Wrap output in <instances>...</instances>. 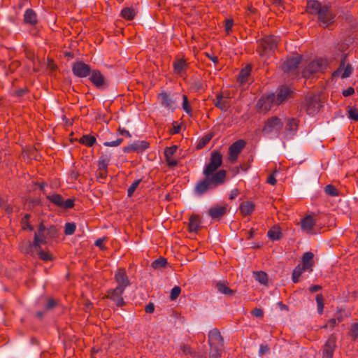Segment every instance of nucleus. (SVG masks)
<instances>
[{
    "mask_svg": "<svg viewBox=\"0 0 358 358\" xmlns=\"http://www.w3.org/2000/svg\"><path fill=\"white\" fill-rule=\"evenodd\" d=\"M122 142V139L120 138H117L115 141L105 142L103 145L108 147H115L120 145Z\"/></svg>",
    "mask_w": 358,
    "mask_h": 358,
    "instance_id": "obj_53",
    "label": "nucleus"
},
{
    "mask_svg": "<svg viewBox=\"0 0 358 358\" xmlns=\"http://www.w3.org/2000/svg\"><path fill=\"white\" fill-rule=\"evenodd\" d=\"M299 128V121L293 117L286 119L283 138L286 140L292 138L296 134Z\"/></svg>",
    "mask_w": 358,
    "mask_h": 358,
    "instance_id": "obj_9",
    "label": "nucleus"
},
{
    "mask_svg": "<svg viewBox=\"0 0 358 358\" xmlns=\"http://www.w3.org/2000/svg\"><path fill=\"white\" fill-rule=\"evenodd\" d=\"M307 12L317 15L318 21L324 27H329L334 22L335 15L329 4H323L317 0H309L307 3Z\"/></svg>",
    "mask_w": 358,
    "mask_h": 358,
    "instance_id": "obj_1",
    "label": "nucleus"
},
{
    "mask_svg": "<svg viewBox=\"0 0 358 358\" xmlns=\"http://www.w3.org/2000/svg\"><path fill=\"white\" fill-rule=\"evenodd\" d=\"M210 138H211L210 136H205V137H203L202 138V140L198 144L197 147L199 148H201L203 146L206 145L210 141Z\"/></svg>",
    "mask_w": 358,
    "mask_h": 358,
    "instance_id": "obj_57",
    "label": "nucleus"
},
{
    "mask_svg": "<svg viewBox=\"0 0 358 358\" xmlns=\"http://www.w3.org/2000/svg\"><path fill=\"white\" fill-rule=\"evenodd\" d=\"M80 143L91 147L96 143V138L90 135H83L80 139Z\"/></svg>",
    "mask_w": 358,
    "mask_h": 358,
    "instance_id": "obj_39",
    "label": "nucleus"
},
{
    "mask_svg": "<svg viewBox=\"0 0 358 358\" xmlns=\"http://www.w3.org/2000/svg\"><path fill=\"white\" fill-rule=\"evenodd\" d=\"M76 231V224L71 222H67L64 227V234L67 236L72 235Z\"/></svg>",
    "mask_w": 358,
    "mask_h": 358,
    "instance_id": "obj_46",
    "label": "nucleus"
},
{
    "mask_svg": "<svg viewBox=\"0 0 358 358\" xmlns=\"http://www.w3.org/2000/svg\"><path fill=\"white\" fill-rule=\"evenodd\" d=\"M342 70H343V72L341 74V78H347L351 75L352 71V67L351 64H348L347 66L345 67H344V61H343L341 62L338 69L333 73V76H335L339 72H341Z\"/></svg>",
    "mask_w": 358,
    "mask_h": 358,
    "instance_id": "obj_32",
    "label": "nucleus"
},
{
    "mask_svg": "<svg viewBox=\"0 0 358 358\" xmlns=\"http://www.w3.org/2000/svg\"><path fill=\"white\" fill-rule=\"evenodd\" d=\"M278 38L274 36H268L263 38L259 44L257 51L262 57L266 56L274 50L278 45Z\"/></svg>",
    "mask_w": 358,
    "mask_h": 358,
    "instance_id": "obj_6",
    "label": "nucleus"
},
{
    "mask_svg": "<svg viewBox=\"0 0 358 358\" xmlns=\"http://www.w3.org/2000/svg\"><path fill=\"white\" fill-rule=\"evenodd\" d=\"M322 106L319 98L314 96L306 99L303 108L306 111L309 115H314L320 110Z\"/></svg>",
    "mask_w": 358,
    "mask_h": 358,
    "instance_id": "obj_8",
    "label": "nucleus"
},
{
    "mask_svg": "<svg viewBox=\"0 0 358 358\" xmlns=\"http://www.w3.org/2000/svg\"><path fill=\"white\" fill-rule=\"evenodd\" d=\"M227 213V206H214L208 210V215L213 220H220Z\"/></svg>",
    "mask_w": 358,
    "mask_h": 358,
    "instance_id": "obj_21",
    "label": "nucleus"
},
{
    "mask_svg": "<svg viewBox=\"0 0 358 358\" xmlns=\"http://www.w3.org/2000/svg\"><path fill=\"white\" fill-rule=\"evenodd\" d=\"M255 279L262 285H266L268 282L267 274L264 271H256L253 273Z\"/></svg>",
    "mask_w": 358,
    "mask_h": 358,
    "instance_id": "obj_37",
    "label": "nucleus"
},
{
    "mask_svg": "<svg viewBox=\"0 0 358 358\" xmlns=\"http://www.w3.org/2000/svg\"><path fill=\"white\" fill-rule=\"evenodd\" d=\"M208 341L210 346V357L218 358L221 357L224 347V341L217 329L215 328L209 331Z\"/></svg>",
    "mask_w": 358,
    "mask_h": 358,
    "instance_id": "obj_5",
    "label": "nucleus"
},
{
    "mask_svg": "<svg viewBox=\"0 0 358 358\" xmlns=\"http://www.w3.org/2000/svg\"><path fill=\"white\" fill-rule=\"evenodd\" d=\"M136 15V12L132 8H124L121 11V16L127 20H133Z\"/></svg>",
    "mask_w": 358,
    "mask_h": 358,
    "instance_id": "obj_34",
    "label": "nucleus"
},
{
    "mask_svg": "<svg viewBox=\"0 0 358 358\" xmlns=\"http://www.w3.org/2000/svg\"><path fill=\"white\" fill-rule=\"evenodd\" d=\"M233 24H234L233 20H231V19L227 20L226 23H225V30L228 34L231 31Z\"/></svg>",
    "mask_w": 358,
    "mask_h": 358,
    "instance_id": "obj_58",
    "label": "nucleus"
},
{
    "mask_svg": "<svg viewBox=\"0 0 358 358\" xmlns=\"http://www.w3.org/2000/svg\"><path fill=\"white\" fill-rule=\"evenodd\" d=\"M108 176V171H98L96 178L99 182L103 183Z\"/></svg>",
    "mask_w": 358,
    "mask_h": 358,
    "instance_id": "obj_51",
    "label": "nucleus"
},
{
    "mask_svg": "<svg viewBox=\"0 0 358 358\" xmlns=\"http://www.w3.org/2000/svg\"><path fill=\"white\" fill-rule=\"evenodd\" d=\"M349 335L354 341L358 338V323H353L351 325Z\"/></svg>",
    "mask_w": 358,
    "mask_h": 358,
    "instance_id": "obj_47",
    "label": "nucleus"
},
{
    "mask_svg": "<svg viewBox=\"0 0 358 358\" xmlns=\"http://www.w3.org/2000/svg\"><path fill=\"white\" fill-rule=\"evenodd\" d=\"M313 257L314 255L311 252H306L302 257V266L308 268V271H312L313 266Z\"/></svg>",
    "mask_w": 358,
    "mask_h": 358,
    "instance_id": "obj_30",
    "label": "nucleus"
},
{
    "mask_svg": "<svg viewBox=\"0 0 358 358\" xmlns=\"http://www.w3.org/2000/svg\"><path fill=\"white\" fill-rule=\"evenodd\" d=\"M336 336L331 335L324 344L322 358H333L334 352L336 349Z\"/></svg>",
    "mask_w": 358,
    "mask_h": 358,
    "instance_id": "obj_19",
    "label": "nucleus"
},
{
    "mask_svg": "<svg viewBox=\"0 0 358 358\" xmlns=\"http://www.w3.org/2000/svg\"><path fill=\"white\" fill-rule=\"evenodd\" d=\"M193 88L196 91H199L203 89V85L201 81H195L193 83Z\"/></svg>",
    "mask_w": 358,
    "mask_h": 358,
    "instance_id": "obj_61",
    "label": "nucleus"
},
{
    "mask_svg": "<svg viewBox=\"0 0 358 358\" xmlns=\"http://www.w3.org/2000/svg\"><path fill=\"white\" fill-rule=\"evenodd\" d=\"M124 292V289L116 287L115 288L110 289L108 291L107 298L112 300L117 306H123L125 304V302L124 301V299L122 296Z\"/></svg>",
    "mask_w": 358,
    "mask_h": 358,
    "instance_id": "obj_16",
    "label": "nucleus"
},
{
    "mask_svg": "<svg viewBox=\"0 0 358 358\" xmlns=\"http://www.w3.org/2000/svg\"><path fill=\"white\" fill-rule=\"evenodd\" d=\"M239 194V191L238 189H233L229 194V199H234Z\"/></svg>",
    "mask_w": 358,
    "mask_h": 358,
    "instance_id": "obj_64",
    "label": "nucleus"
},
{
    "mask_svg": "<svg viewBox=\"0 0 358 358\" xmlns=\"http://www.w3.org/2000/svg\"><path fill=\"white\" fill-rule=\"evenodd\" d=\"M315 224V222L310 215H308L302 219L301 223V229L307 233H310L312 231Z\"/></svg>",
    "mask_w": 358,
    "mask_h": 358,
    "instance_id": "obj_28",
    "label": "nucleus"
},
{
    "mask_svg": "<svg viewBox=\"0 0 358 358\" xmlns=\"http://www.w3.org/2000/svg\"><path fill=\"white\" fill-rule=\"evenodd\" d=\"M91 71L90 66L83 62H75L72 66L73 74L78 78H86L89 76Z\"/></svg>",
    "mask_w": 358,
    "mask_h": 358,
    "instance_id": "obj_15",
    "label": "nucleus"
},
{
    "mask_svg": "<svg viewBox=\"0 0 358 358\" xmlns=\"http://www.w3.org/2000/svg\"><path fill=\"white\" fill-rule=\"evenodd\" d=\"M182 109L190 116L192 115V110L189 104L187 96L185 94L182 96Z\"/></svg>",
    "mask_w": 358,
    "mask_h": 358,
    "instance_id": "obj_45",
    "label": "nucleus"
},
{
    "mask_svg": "<svg viewBox=\"0 0 358 358\" xmlns=\"http://www.w3.org/2000/svg\"><path fill=\"white\" fill-rule=\"evenodd\" d=\"M355 93V90L352 87H349L348 89L343 91V95L344 96H349Z\"/></svg>",
    "mask_w": 358,
    "mask_h": 358,
    "instance_id": "obj_60",
    "label": "nucleus"
},
{
    "mask_svg": "<svg viewBox=\"0 0 358 358\" xmlns=\"http://www.w3.org/2000/svg\"><path fill=\"white\" fill-rule=\"evenodd\" d=\"M167 261L165 258L159 257L152 262V266L155 269H158L165 267Z\"/></svg>",
    "mask_w": 358,
    "mask_h": 358,
    "instance_id": "obj_41",
    "label": "nucleus"
},
{
    "mask_svg": "<svg viewBox=\"0 0 358 358\" xmlns=\"http://www.w3.org/2000/svg\"><path fill=\"white\" fill-rule=\"evenodd\" d=\"M305 271H308V268L301 264H299L294 268L292 273L300 277Z\"/></svg>",
    "mask_w": 358,
    "mask_h": 358,
    "instance_id": "obj_52",
    "label": "nucleus"
},
{
    "mask_svg": "<svg viewBox=\"0 0 358 358\" xmlns=\"http://www.w3.org/2000/svg\"><path fill=\"white\" fill-rule=\"evenodd\" d=\"M159 99L162 105L166 108H174L175 101L166 92H162L159 94Z\"/></svg>",
    "mask_w": 358,
    "mask_h": 358,
    "instance_id": "obj_26",
    "label": "nucleus"
},
{
    "mask_svg": "<svg viewBox=\"0 0 358 358\" xmlns=\"http://www.w3.org/2000/svg\"><path fill=\"white\" fill-rule=\"evenodd\" d=\"M199 216L193 215L189 218V230L190 232H197L201 227Z\"/></svg>",
    "mask_w": 358,
    "mask_h": 358,
    "instance_id": "obj_31",
    "label": "nucleus"
},
{
    "mask_svg": "<svg viewBox=\"0 0 358 358\" xmlns=\"http://www.w3.org/2000/svg\"><path fill=\"white\" fill-rule=\"evenodd\" d=\"M226 175L227 172L224 170L218 171L214 176L204 175V179L196 182L194 192L198 195H202L208 190L217 187L224 182Z\"/></svg>",
    "mask_w": 358,
    "mask_h": 358,
    "instance_id": "obj_3",
    "label": "nucleus"
},
{
    "mask_svg": "<svg viewBox=\"0 0 358 358\" xmlns=\"http://www.w3.org/2000/svg\"><path fill=\"white\" fill-rule=\"evenodd\" d=\"M174 72L176 74L182 76L185 72L188 63L183 58L177 59L173 64Z\"/></svg>",
    "mask_w": 358,
    "mask_h": 358,
    "instance_id": "obj_24",
    "label": "nucleus"
},
{
    "mask_svg": "<svg viewBox=\"0 0 358 358\" xmlns=\"http://www.w3.org/2000/svg\"><path fill=\"white\" fill-rule=\"evenodd\" d=\"M115 280L117 283V287L125 290L130 285V282L124 268H119L115 273Z\"/></svg>",
    "mask_w": 358,
    "mask_h": 358,
    "instance_id": "obj_17",
    "label": "nucleus"
},
{
    "mask_svg": "<svg viewBox=\"0 0 358 358\" xmlns=\"http://www.w3.org/2000/svg\"><path fill=\"white\" fill-rule=\"evenodd\" d=\"M268 238L272 241H277L281 238V232L279 228L273 227L271 228L267 234Z\"/></svg>",
    "mask_w": 358,
    "mask_h": 358,
    "instance_id": "obj_40",
    "label": "nucleus"
},
{
    "mask_svg": "<svg viewBox=\"0 0 358 358\" xmlns=\"http://www.w3.org/2000/svg\"><path fill=\"white\" fill-rule=\"evenodd\" d=\"M141 180H136L127 189V195L128 196H131L139 184L141 183Z\"/></svg>",
    "mask_w": 358,
    "mask_h": 358,
    "instance_id": "obj_49",
    "label": "nucleus"
},
{
    "mask_svg": "<svg viewBox=\"0 0 358 358\" xmlns=\"http://www.w3.org/2000/svg\"><path fill=\"white\" fill-rule=\"evenodd\" d=\"M90 80L98 89H106L108 86V80L99 70L91 71Z\"/></svg>",
    "mask_w": 358,
    "mask_h": 358,
    "instance_id": "obj_14",
    "label": "nucleus"
},
{
    "mask_svg": "<svg viewBox=\"0 0 358 358\" xmlns=\"http://www.w3.org/2000/svg\"><path fill=\"white\" fill-rule=\"evenodd\" d=\"M270 350V348L268 345H261L259 350V355L260 356L268 352Z\"/></svg>",
    "mask_w": 358,
    "mask_h": 358,
    "instance_id": "obj_56",
    "label": "nucleus"
},
{
    "mask_svg": "<svg viewBox=\"0 0 358 358\" xmlns=\"http://www.w3.org/2000/svg\"><path fill=\"white\" fill-rule=\"evenodd\" d=\"M20 248L21 251L26 254H29L32 248H34L33 243H31L30 241L22 242L20 245Z\"/></svg>",
    "mask_w": 358,
    "mask_h": 358,
    "instance_id": "obj_42",
    "label": "nucleus"
},
{
    "mask_svg": "<svg viewBox=\"0 0 358 358\" xmlns=\"http://www.w3.org/2000/svg\"><path fill=\"white\" fill-rule=\"evenodd\" d=\"M222 155L218 152H213L210 155V162L203 171V175L214 176L217 169L222 165Z\"/></svg>",
    "mask_w": 358,
    "mask_h": 358,
    "instance_id": "obj_7",
    "label": "nucleus"
},
{
    "mask_svg": "<svg viewBox=\"0 0 358 358\" xmlns=\"http://www.w3.org/2000/svg\"><path fill=\"white\" fill-rule=\"evenodd\" d=\"M301 62V57L299 55L287 58V60L283 63L282 69L285 72H290L296 69L299 64Z\"/></svg>",
    "mask_w": 358,
    "mask_h": 358,
    "instance_id": "obj_20",
    "label": "nucleus"
},
{
    "mask_svg": "<svg viewBox=\"0 0 358 358\" xmlns=\"http://www.w3.org/2000/svg\"><path fill=\"white\" fill-rule=\"evenodd\" d=\"M180 350L185 355H189L193 358H201L202 355L199 353L194 350L189 345H182L180 347Z\"/></svg>",
    "mask_w": 358,
    "mask_h": 358,
    "instance_id": "obj_33",
    "label": "nucleus"
},
{
    "mask_svg": "<svg viewBox=\"0 0 358 358\" xmlns=\"http://www.w3.org/2000/svg\"><path fill=\"white\" fill-rule=\"evenodd\" d=\"M245 145L246 142L242 139L233 143L229 148V160L232 163L235 162Z\"/></svg>",
    "mask_w": 358,
    "mask_h": 358,
    "instance_id": "obj_13",
    "label": "nucleus"
},
{
    "mask_svg": "<svg viewBox=\"0 0 358 358\" xmlns=\"http://www.w3.org/2000/svg\"><path fill=\"white\" fill-rule=\"evenodd\" d=\"M252 315L257 317H261L263 316V310L261 308H256L252 311Z\"/></svg>",
    "mask_w": 358,
    "mask_h": 358,
    "instance_id": "obj_59",
    "label": "nucleus"
},
{
    "mask_svg": "<svg viewBox=\"0 0 358 358\" xmlns=\"http://www.w3.org/2000/svg\"><path fill=\"white\" fill-rule=\"evenodd\" d=\"M250 69H248V67L241 71L238 78L241 83L243 84L245 82H246L248 77L250 75Z\"/></svg>",
    "mask_w": 358,
    "mask_h": 358,
    "instance_id": "obj_44",
    "label": "nucleus"
},
{
    "mask_svg": "<svg viewBox=\"0 0 358 358\" xmlns=\"http://www.w3.org/2000/svg\"><path fill=\"white\" fill-rule=\"evenodd\" d=\"M338 324L337 320L336 318H332L328 321V322L323 326V328H327L329 327L331 329H333Z\"/></svg>",
    "mask_w": 358,
    "mask_h": 358,
    "instance_id": "obj_55",
    "label": "nucleus"
},
{
    "mask_svg": "<svg viewBox=\"0 0 358 358\" xmlns=\"http://www.w3.org/2000/svg\"><path fill=\"white\" fill-rule=\"evenodd\" d=\"M324 192L331 196H338L339 195L338 190L332 185H327L324 187Z\"/></svg>",
    "mask_w": 358,
    "mask_h": 358,
    "instance_id": "obj_43",
    "label": "nucleus"
},
{
    "mask_svg": "<svg viewBox=\"0 0 358 358\" xmlns=\"http://www.w3.org/2000/svg\"><path fill=\"white\" fill-rule=\"evenodd\" d=\"M176 150H177L176 145L166 148V149L164 150L166 162L169 167L173 168L178 165V161L173 159V156L176 153Z\"/></svg>",
    "mask_w": 358,
    "mask_h": 358,
    "instance_id": "obj_22",
    "label": "nucleus"
},
{
    "mask_svg": "<svg viewBox=\"0 0 358 358\" xmlns=\"http://www.w3.org/2000/svg\"><path fill=\"white\" fill-rule=\"evenodd\" d=\"M326 66V61L322 58L313 60L306 67L303 71V76L306 77L310 74L321 71L325 69Z\"/></svg>",
    "mask_w": 358,
    "mask_h": 358,
    "instance_id": "obj_11",
    "label": "nucleus"
},
{
    "mask_svg": "<svg viewBox=\"0 0 358 358\" xmlns=\"http://www.w3.org/2000/svg\"><path fill=\"white\" fill-rule=\"evenodd\" d=\"M58 230L55 226L45 227L43 223L38 225L34 234L33 245L34 249L41 248V245L48 243L50 241L57 237Z\"/></svg>",
    "mask_w": 358,
    "mask_h": 358,
    "instance_id": "obj_4",
    "label": "nucleus"
},
{
    "mask_svg": "<svg viewBox=\"0 0 358 358\" xmlns=\"http://www.w3.org/2000/svg\"><path fill=\"white\" fill-rule=\"evenodd\" d=\"M292 90L287 86H281L277 89L275 94L272 93L266 96H262L258 101V106L264 110H268L272 105H280L288 100L292 94Z\"/></svg>",
    "mask_w": 358,
    "mask_h": 358,
    "instance_id": "obj_2",
    "label": "nucleus"
},
{
    "mask_svg": "<svg viewBox=\"0 0 358 358\" xmlns=\"http://www.w3.org/2000/svg\"><path fill=\"white\" fill-rule=\"evenodd\" d=\"M47 199H48L54 205L64 209H69L73 207L74 200L68 199L64 200L62 195L58 194H54L52 195H47Z\"/></svg>",
    "mask_w": 358,
    "mask_h": 358,
    "instance_id": "obj_10",
    "label": "nucleus"
},
{
    "mask_svg": "<svg viewBox=\"0 0 358 358\" xmlns=\"http://www.w3.org/2000/svg\"><path fill=\"white\" fill-rule=\"evenodd\" d=\"M315 299L317 305V311L321 315L324 309V298L322 294H317Z\"/></svg>",
    "mask_w": 358,
    "mask_h": 358,
    "instance_id": "obj_48",
    "label": "nucleus"
},
{
    "mask_svg": "<svg viewBox=\"0 0 358 358\" xmlns=\"http://www.w3.org/2000/svg\"><path fill=\"white\" fill-rule=\"evenodd\" d=\"M57 304V302L52 298H49L45 305L46 310H51L55 308Z\"/></svg>",
    "mask_w": 358,
    "mask_h": 358,
    "instance_id": "obj_54",
    "label": "nucleus"
},
{
    "mask_svg": "<svg viewBox=\"0 0 358 358\" xmlns=\"http://www.w3.org/2000/svg\"><path fill=\"white\" fill-rule=\"evenodd\" d=\"M145 310L147 313H152L155 310V306L153 303H150L148 305H146Z\"/></svg>",
    "mask_w": 358,
    "mask_h": 358,
    "instance_id": "obj_63",
    "label": "nucleus"
},
{
    "mask_svg": "<svg viewBox=\"0 0 358 358\" xmlns=\"http://www.w3.org/2000/svg\"><path fill=\"white\" fill-rule=\"evenodd\" d=\"M35 250L37 251V255L41 260L48 262L53 259L52 254L49 251L42 250L40 248Z\"/></svg>",
    "mask_w": 358,
    "mask_h": 358,
    "instance_id": "obj_36",
    "label": "nucleus"
},
{
    "mask_svg": "<svg viewBox=\"0 0 358 358\" xmlns=\"http://www.w3.org/2000/svg\"><path fill=\"white\" fill-rule=\"evenodd\" d=\"M214 105L220 108L222 111L226 112L230 107V103L227 98H224L223 94L219 93L216 95L213 100Z\"/></svg>",
    "mask_w": 358,
    "mask_h": 358,
    "instance_id": "obj_23",
    "label": "nucleus"
},
{
    "mask_svg": "<svg viewBox=\"0 0 358 358\" xmlns=\"http://www.w3.org/2000/svg\"><path fill=\"white\" fill-rule=\"evenodd\" d=\"M149 148V143L145 141H136L133 143L123 148V152L129 153L131 152H143Z\"/></svg>",
    "mask_w": 358,
    "mask_h": 358,
    "instance_id": "obj_18",
    "label": "nucleus"
},
{
    "mask_svg": "<svg viewBox=\"0 0 358 358\" xmlns=\"http://www.w3.org/2000/svg\"><path fill=\"white\" fill-rule=\"evenodd\" d=\"M240 212L242 215H250L255 210V204L251 201H245L241 203Z\"/></svg>",
    "mask_w": 358,
    "mask_h": 358,
    "instance_id": "obj_29",
    "label": "nucleus"
},
{
    "mask_svg": "<svg viewBox=\"0 0 358 358\" xmlns=\"http://www.w3.org/2000/svg\"><path fill=\"white\" fill-rule=\"evenodd\" d=\"M24 22L26 24L35 25L37 22V15L35 11L32 9H27L24 15Z\"/></svg>",
    "mask_w": 358,
    "mask_h": 358,
    "instance_id": "obj_27",
    "label": "nucleus"
},
{
    "mask_svg": "<svg viewBox=\"0 0 358 358\" xmlns=\"http://www.w3.org/2000/svg\"><path fill=\"white\" fill-rule=\"evenodd\" d=\"M181 292V288L179 286H175L172 288L170 293V299L171 300L176 299Z\"/></svg>",
    "mask_w": 358,
    "mask_h": 358,
    "instance_id": "obj_50",
    "label": "nucleus"
},
{
    "mask_svg": "<svg viewBox=\"0 0 358 358\" xmlns=\"http://www.w3.org/2000/svg\"><path fill=\"white\" fill-rule=\"evenodd\" d=\"M216 287L219 292L225 295H231L234 292L232 289L228 287L224 282H220L217 283Z\"/></svg>",
    "mask_w": 358,
    "mask_h": 358,
    "instance_id": "obj_38",
    "label": "nucleus"
},
{
    "mask_svg": "<svg viewBox=\"0 0 358 358\" xmlns=\"http://www.w3.org/2000/svg\"><path fill=\"white\" fill-rule=\"evenodd\" d=\"M118 131L120 133V134L122 135V136H124L126 137H129L130 138L131 136L129 133V131L128 130H127L126 129L124 128H119L118 129Z\"/></svg>",
    "mask_w": 358,
    "mask_h": 358,
    "instance_id": "obj_62",
    "label": "nucleus"
},
{
    "mask_svg": "<svg viewBox=\"0 0 358 358\" xmlns=\"http://www.w3.org/2000/svg\"><path fill=\"white\" fill-rule=\"evenodd\" d=\"M282 127L283 122L281 121V120L279 117L274 116L268 118L265 122L262 131L265 134H269L273 131L279 132Z\"/></svg>",
    "mask_w": 358,
    "mask_h": 358,
    "instance_id": "obj_12",
    "label": "nucleus"
},
{
    "mask_svg": "<svg viewBox=\"0 0 358 358\" xmlns=\"http://www.w3.org/2000/svg\"><path fill=\"white\" fill-rule=\"evenodd\" d=\"M111 159L110 152L102 153L98 161V171H108V166Z\"/></svg>",
    "mask_w": 358,
    "mask_h": 358,
    "instance_id": "obj_25",
    "label": "nucleus"
},
{
    "mask_svg": "<svg viewBox=\"0 0 358 358\" xmlns=\"http://www.w3.org/2000/svg\"><path fill=\"white\" fill-rule=\"evenodd\" d=\"M348 118L354 122H358V107L348 106L347 108Z\"/></svg>",
    "mask_w": 358,
    "mask_h": 358,
    "instance_id": "obj_35",
    "label": "nucleus"
}]
</instances>
